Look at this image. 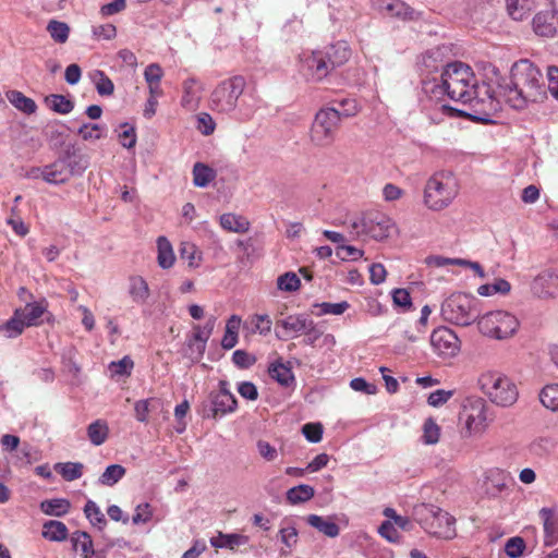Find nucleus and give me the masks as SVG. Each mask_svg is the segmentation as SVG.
<instances>
[{"instance_id":"7","label":"nucleus","mask_w":558,"mask_h":558,"mask_svg":"<svg viewBox=\"0 0 558 558\" xmlns=\"http://www.w3.org/2000/svg\"><path fill=\"white\" fill-rule=\"evenodd\" d=\"M350 228L356 236L366 235L376 241H383L390 236L396 225L386 214L369 211L354 219Z\"/></svg>"},{"instance_id":"32","label":"nucleus","mask_w":558,"mask_h":558,"mask_svg":"<svg viewBox=\"0 0 558 558\" xmlns=\"http://www.w3.org/2000/svg\"><path fill=\"white\" fill-rule=\"evenodd\" d=\"M248 542V537L242 534H222L219 533L218 537H213L210 544L216 548H230L235 549L241 545H245Z\"/></svg>"},{"instance_id":"57","label":"nucleus","mask_w":558,"mask_h":558,"mask_svg":"<svg viewBox=\"0 0 558 558\" xmlns=\"http://www.w3.org/2000/svg\"><path fill=\"white\" fill-rule=\"evenodd\" d=\"M336 254L342 260H357L363 257L364 252L352 245H340L337 247Z\"/></svg>"},{"instance_id":"50","label":"nucleus","mask_w":558,"mask_h":558,"mask_svg":"<svg viewBox=\"0 0 558 558\" xmlns=\"http://www.w3.org/2000/svg\"><path fill=\"white\" fill-rule=\"evenodd\" d=\"M300 278L292 271H288L277 279V287L282 291L294 292L300 289Z\"/></svg>"},{"instance_id":"59","label":"nucleus","mask_w":558,"mask_h":558,"mask_svg":"<svg viewBox=\"0 0 558 558\" xmlns=\"http://www.w3.org/2000/svg\"><path fill=\"white\" fill-rule=\"evenodd\" d=\"M553 448V442L547 437H539L533 440L530 445V451L535 456L547 454Z\"/></svg>"},{"instance_id":"31","label":"nucleus","mask_w":558,"mask_h":558,"mask_svg":"<svg viewBox=\"0 0 558 558\" xmlns=\"http://www.w3.org/2000/svg\"><path fill=\"white\" fill-rule=\"evenodd\" d=\"M306 522L328 537H337L340 533L339 526L317 514H310Z\"/></svg>"},{"instance_id":"47","label":"nucleus","mask_w":558,"mask_h":558,"mask_svg":"<svg viewBox=\"0 0 558 558\" xmlns=\"http://www.w3.org/2000/svg\"><path fill=\"white\" fill-rule=\"evenodd\" d=\"M539 400L545 408L558 411V384L545 386L539 393Z\"/></svg>"},{"instance_id":"33","label":"nucleus","mask_w":558,"mask_h":558,"mask_svg":"<svg viewBox=\"0 0 558 558\" xmlns=\"http://www.w3.org/2000/svg\"><path fill=\"white\" fill-rule=\"evenodd\" d=\"M43 536L52 542H62L68 537V527L61 521H48L43 526Z\"/></svg>"},{"instance_id":"2","label":"nucleus","mask_w":558,"mask_h":558,"mask_svg":"<svg viewBox=\"0 0 558 558\" xmlns=\"http://www.w3.org/2000/svg\"><path fill=\"white\" fill-rule=\"evenodd\" d=\"M481 87L472 69L459 61L447 64L440 75V83L435 85L432 93L446 94L454 101L468 104L478 97Z\"/></svg>"},{"instance_id":"21","label":"nucleus","mask_w":558,"mask_h":558,"mask_svg":"<svg viewBox=\"0 0 558 558\" xmlns=\"http://www.w3.org/2000/svg\"><path fill=\"white\" fill-rule=\"evenodd\" d=\"M378 9L390 15L402 20H412L415 11L401 0H376Z\"/></svg>"},{"instance_id":"6","label":"nucleus","mask_w":558,"mask_h":558,"mask_svg":"<svg viewBox=\"0 0 558 558\" xmlns=\"http://www.w3.org/2000/svg\"><path fill=\"white\" fill-rule=\"evenodd\" d=\"M478 384L482 391L497 405L509 407L518 399L515 385L499 373L487 372L482 374Z\"/></svg>"},{"instance_id":"14","label":"nucleus","mask_w":558,"mask_h":558,"mask_svg":"<svg viewBox=\"0 0 558 558\" xmlns=\"http://www.w3.org/2000/svg\"><path fill=\"white\" fill-rule=\"evenodd\" d=\"M303 74L312 81H322L331 71L323 51H312L303 53L300 58Z\"/></svg>"},{"instance_id":"61","label":"nucleus","mask_w":558,"mask_h":558,"mask_svg":"<svg viewBox=\"0 0 558 558\" xmlns=\"http://www.w3.org/2000/svg\"><path fill=\"white\" fill-rule=\"evenodd\" d=\"M216 123L211 116L206 112H202L197 117V130L203 135H210L215 131Z\"/></svg>"},{"instance_id":"42","label":"nucleus","mask_w":558,"mask_h":558,"mask_svg":"<svg viewBox=\"0 0 558 558\" xmlns=\"http://www.w3.org/2000/svg\"><path fill=\"white\" fill-rule=\"evenodd\" d=\"M84 465L80 462L57 463L54 470L68 482L75 481L83 475Z\"/></svg>"},{"instance_id":"49","label":"nucleus","mask_w":558,"mask_h":558,"mask_svg":"<svg viewBox=\"0 0 558 558\" xmlns=\"http://www.w3.org/2000/svg\"><path fill=\"white\" fill-rule=\"evenodd\" d=\"M440 437V427L432 418H427L423 425L422 440L425 445H435L438 442Z\"/></svg>"},{"instance_id":"18","label":"nucleus","mask_w":558,"mask_h":558,"mask_svg":"<svg viewBox=\"0 0 558 558\" xmlns=\"http://www.w3.org/2000/svg\"><path fill=\"white\" fill-rule=\"evenodd\" d=\"M181 106L187 110H196L204 90L203 84L195 77L186 78L182 84Z\"/></svg>"},{"instance_id":"52","label":"nucleus","mask_w":558,"mask_h":558,"mask_svg":"<svg viewBox=\"0 0 558 558\" xmlns=\"http://www.w3.org/2000/svg\"><path fill=\"white\" fill-rule=\"evenodd\" d=\"M180 257L189 263L190 267L198 266L201 259L197 247L191 242H183L180 247Z\"/></svg>"},{"instance_id":"48","label":"nucleus","mask_w":558,"mask_h":558,"mask_svg":"<svg viewBox=\"0 0 558 558\" xmlns=\"http://www.w3.org/2000/svg\"><path fill=\"white\" fill-rule=\"evenodd\" d=\"M279 536L282 544L286 546V548L281 549V555H289L292 550V548L298 543V531L294 526H282L279 530Z\"/></svg>"},{"instance_id":"54","label":"nucleus","mask_w":558,"mask_h":558,"mask_svg":"<svg viewBox=\"0 0 558 558\" xmlns=\"http://www.w3.org/2000/svg\"><path fill=\"white\" fill-rule=\"evenodd\" d=\"M525 542L520 536L509 538L505 545V553L509 558H519L523 555Z\"/></svg>"},{"instance_id":"51","label":"nucleus","mask_w":558,"mask_h":558,"mask_svg":"<svg viewBox=\"0 0 558 558\" xmlns=\"http://www.w3.org/2000/svg\"><path fill=\"white\" fill-rule=\"evenodd\" d=\"M133 367L134 362L128 355L109 364V371L112 376H130Z\"/></svg>"},{"instance_id":"37","label":"nucleus","mask_w":558,"mask_h":558,"mask_svg":"<svg viewBox=\"0 0 558 558\" xmlns=\"http://www.w3.org/2000/svg\"><path fill=\"white\" fill-rule=\"evenodd\" d=\"M158 247V265L163 268H170L174 263V254L170 242L165 236H159L157 240Z\"/></svg>"},{"instance_id":"8","label":"nucleus","mask_w":558,"mask_h":558,"mask_svg":"<svg viewBox=\"0 0 558 558\" xmlns=\"http://www.w3.org/2000/svg\"><path fill=\"white\" fill-rule=\"evenodd\" d=\"M340 125V119L337 108H322L314 118L310 131L312 144L317 147H329L336 140Z\"/></svg>"},{"instance_id":"56","label":"nucleus","mask_w":558,"mask_h":558,"mask_svg":"<svg viewBox=\"0 0 558 558\" xmlns=\"http://www.w3.org/2000/svg\"><path fill=\"white\" fill-rule=\"evenodd\" d=\"M121 128L124 129L119 134L120 143L125 148H133L136 144V133L134 126H131L129 123L121 124Z\"/></svg>"},{"instance_id":"53","label":"nucleus","mask_w":558,"mask_h":558,"mask_svg":"<svg viewBox=\"0 0 558 558\" xmlns=\"http://www.w3.org/2000/svg\"><path fill=\"white\" fill-rule=\"evenodd\" d=\"M314 307L319 308V312L317 315H341L343 314L349 307L350 304L347 301H342L340 303H316L314 304Z\"/></svg>"},{"instance_id":"58","label":"nucleus","mask_w":558,"mask_h":558,"mask_svg":"<svg viewBox=\"0 0 558 558\" xmlns=\"http://www.w3.org/2000/svg\"><path fill=\"white\" fill-rule=\"evenodd\" d=\"M99 80L96 82V89L100 96H110L113 94L114 85L112 81L102 72L97 71Z\"/></svg>"},{"instance_id":"41","label":"nucleus","mask_w":558,"mask_h":558,"mask_svg":"<svg viewBox=\"0 0 558 558\" xmlns=\"http://www.w3.org/2000/svg\"><path fill=\"white\" fill-rule=\"evenodd\" d=\"M47 106L57 113L68 114L74 108V102L63 95L52 94L45 99Z\"/></svg>"},{"instance_id":"43","label":"nucleus","mask_w":558,"mask_h":558,"mask_svg":"<svg viewBox=\"0 0 558 558\" xmlns=\"http://www.w3.org/2000/svg\"><path fill=\"white\" fill-rule=\"evenodd\" d=\"M66 165L69 166V170L71 171V177L81 175L88 168V158L85 155H77L74 151H66L65 156Z\"/></svg>"},{"instance_id":"20","label":"nucleus","mask_w":558,"mask_h":558,"mask_svg":"<svg viewBox=\"0 0 558 558\" xmlns=\"http://www.w3.org/2000/svg\"><path fill=\"white\" fill-rule=\"evenodd\" d=\"M71 171L63 157L54 162L43 167V179L50 184H62L69 181Z\"/></svg>"},{"instance_id":"25","label":"nucleus","mask_w":558,"mask_h":558,"mask_svg":"<svg viewBox=\"0 0 558 558\" xmlns=\"http://www.w3.org/2000/svg\"><path fill=\"white\" fill-rule=\"evenodd\" d=\"M129 293L133 302L144 304L150 295V290L143 277L132 276L129 280Z\"/></svg>"},{"instance_id":"28","label":"nucleus","mask_w":558,"mask_h":558,"mask_svg":"<svg viewBox=\"0 0 558 558\" xmlns=\"http://www.w3.org/2000/svg\"><path fill=\"white\" fill-rule=\"evenodd\" d=\"M220 226L225 230L235 233H245L250 229V222L246 218L230 213L220 217Z\"/></svg>"},{"instance_id":"46","label":"nucleus","mask_w":558,"mask_h":558,"mask_svg":"<svg viewBox=\"0 0 558 558\" xmlns=\"http://www.w3.org/2000/svg\"><path fill=\"white\" fill-rule=\"evenodd\" d=\"M84 513L89 522L97 526L99 530H102L107 524V520L105 514L101 512L100 508L93 500H88L84 507Z\"/></svg>"},{"instance_id":"4","label":"nucleus","mask_w":558,"mask_h":558,"mask_svg":"<svg viewBox=\"0 0 558 558\" xmlns=\"http://www.w3.org/2000/svg\"><path fill=\"white\" fill-rule=\"evenodd\" d=\"M440 313L446 322L470 326L480 318L478 300L465 293H452L442 303Z\"/></svg>"},{"instance_id":"34","label":"nucleus","mask_w":558,"mask_h":558,"mask_svg":"<svg viewBox=\"0 0 558 558\" xmlns=\"http://www.w3.org/2000/svg\"><path fill=\"white\" fill-rule=\"evenodd\" d=\"M268 373L270 377L281 386L288 387L294 381V375L291 368L281 362L272 363L268 368Z\"/></svg>"},{"instance_id":"16","label":"nucleus","mask_w":558,"mask_h":558,"mask_svg":"<svg viewBox=\"0 0 558 558\" xmlns=\"http://www.w3.org/2000/svg\"><path fill=\"white\" fill-rule=\"evenodd\" d=\"M511 481L510 473L499 469L494 468L486 472L485 482H484V493L488 498H497L505 490L508 489V483Z\"/></svg>"},{"instance_id":"30","label":"nucleus","mask_w":558,"mask_h":558,"mask_svg":"<svg viewBox=\"0 0 558 558\" xmlns=\"http://www.w3.org/2000/svg\"><path fill=\"white\" fill-rule=\"evenodd\" d=\"M87 436L94 446L102 445L109 436V426L105 420H96L87 427Z\"/></svg>"},{"instance_id":"35","label":"nucleus","mask_w":558,"mask_h":558,"mask_svg":"<svg viewBox=\"0 0 558 558\" xmlns=\"http://www.w3.org/2000/svg\"><path fill=\"white\" fill-rule=\"evenodd\" d=\"M71 504L63 498L47 499L40 504V509L48 515L62 517L70 510Z\"/></svg>"},{"instance_id":"17","label":"nucleus","mask_w":558,"mask_h":558,"mask_svg":"<svg viewBox=\"0 0 558 558\" xmlns=\"http://www.w3.org/2000/svg\"><path fill=\"white\" fill-rule=\"evenodd\" d=\"M312 322L313 319H310L305 314L289 315L286 318L277 320L276 327H281L282 333L276 331V336L279 339H287L300 335L311 326Z\"/></svg>"},{"instance_id":"5","label":"nucleus","mask_w":558,"mask_h":558,"mask_svg":"<svg viewBox=\"0 0 558 558\" xmlns=\"http://www.w3.org/2000/svg\"><path fill=\"white\" fill-rule=\"evenodd\" d=\"M245 86L246 82L241 75H235L220 82L209 97L211 110L226 114L234 112Z\"/></svg>"},{"instance_id":"9","label":"nucleus","mask_w":558,"mask_h":558,"mask_svg":"<svg viewBox=\"0 0 558 558\" xmlns=\"http://www.w3.org/2000/svg\"><path fill=\"white\" fill-rule=\"evenodd\" d=\"M477 327L484 336L497 340H504L512 337L517 332L519 328V320L509 312L493 311L480 316Z\"/></svg>"},{"instance_id":"19","label":"nucleus","mask_w":558,"mask_h":558,"mask_svg":"<svg viewBox=\"0 0 558 558\" xmlns=\"http://www.w3.org/2000/svg\"><path fill=\"white\" fill-rule=\"evenodd\" d=\"M556 14L558 13L554 9L551 11L538 12L533 19L535 34L543 37H554L558 28Z\"/></svg>"},{"instance_id":"24","label":"nucleus","mask_w":558,"mask_h":558,"mask_svg":"<svg viewBox=\"0 0 558 558\" xmlns=\"http://www.w3.org/2000/svg\"><path fill=\"white\" fill-rule=\"evenodd\" d=\"M47 308L48 302L46 300H41L39 302L27 303L24 307L16 310L23 312L22 318L27 327H32L40 324V318L45 313H47Z\"/></svg>"},{"instance_id":"62","label":"nucleus","mask_w":558,"mask_h":558,"mask_svg":"<svg viewBox=\"0 0 558 558\" xmlns=\"http://www.w3.org/2000/svg\"><path fill=\"white\" fill-rule=\"evenodd\" d=\"M393 304L409 310L412 306L411 295L407 289H395L391 292Z\"/></svg>"},{"instance_id":"23","label":"nucleus","mask_w":558,"mask_h":558,"mask_svg":"<svg viewBox=\"0 0 558 558\" xmlns=\"http://www.w3.org/2000/svg\"><path fill=\"white\" fill-rule=\"evenodd\" d=\"M539 517L543 520L544 545L553 547L558 543V522L554 519V512L549 508H542Z\"/></svg>"},{"instance_id":"3","label":"nucleus","mask_w":558,"mask_h":558,"mask_svg":"<svg viewBox=\"0 0 558 558\" xmlns=\"http://www.w3.org/2000/svg\"><path fill=\"white\" fill-rule=\"evenodd\" d=\"M459 193V185L451 172H437L426 182L424 189V204L434 211L447 208Z\"/></svg>"},{"instance_id":"44","label":"nucleus","mask_w":558,"mask_h":558,"mask_svg":"<svg viewBox=\"0 0 558 558\" xmlns=\"http://www.w3.org/2000/svg\"><path fill=\"white\" fill-rule=\"evenodd\" d=\"M47 32L58 44H64L70 35V27L66 23L51 20L47 25Z\"/></svg>"},{"instance_id":"39","label":"nucleus","mask_w":558,"mask_h":558,"mask_svg":"<svg viewBox=\"0 0 558 558\" xmlns=\"http://www.w3.org/2000/svg\"><path fill=\"white\" fill-rule=\"evenodd\" d=\"M507 11L514 21H522L532 9L533 0H506Z\"/></svg>"},{"instance_id":"38","label":"nucleus","mask_w":558,"mask_h":558,"mask_svg":"<svg viewBox=\"0 0 558 558\" xmlns=\"http://www.w3.org/2000/svg\"><path fill=\"white\" fill-rule=\"evenodd\" d=\"M7 97L16 109L23 111L24 113L31 114L34 113L37 109L36 102L32 98L26 97L21 92L11 90L7 94Z\"/></svg>"},{"instance_id":"40","label":"nucleus","mask_w":558,"mask_h":558,"mask_svg":"<svg viewBox=\"0 0 558 558\" xmlns=\"http://www.w3.org/2000/svg\"><path fill=\"white\" fill-rule=\"evenodd\" d=\"M216 178V172L210 167L196 162L193 167V183L195 186L205 187Z\"/></svg>"},{"instance_id":"27","label":"nucleus","mask_w":558,"mask_h":558,"mask_svg":"<svg viewBox=\"0 0 558 558\" xmlns=\"http://www.w3.org/2000/svg\"><path fill=\"white\" fill-rule=\"evenodd\" d=\"M240 326L241 317L238 315H232L227 320L225 335L221 340V347L225 350H230L236 345Z\"/></svg>"},{"instance_id":"11","label":"nucleus","mask_w":558,"mask_h":558,"mask_svg":"<svg viewBox=\"0 0 558 558\" xmlns=\"http://www.w3.org/2000/svg\"><path fill=\"white\" fill-rule=\"evenodd\" d=\"M423 511L425 513L420 522L427 533L446 539L456 536L454 519L448 512L434 506H424Z\"/></svg>"},{"instance_id":"1","label":"nucleus","mask_w":558,"mask_h":558,"mask_svg":"<svg viewBox=\"0 0 558 558\" xmlns=\"http://www.w3.org/2000/svg\"><path fill=\"white\" fill-rule=\"evenodd\" d=\"M485 94L492 99L501 97L512 108L521 110L531 102H541L547 96L544 77L541 71L530 60L522 59L511 68L510 82L499 84L498 90L490 94L488 86H483Z\"/></svg>"},{"instance_id":"63","label":"nucleus","mask_w":558,"mask_h":558,"mask_svg":"<svg viewBox=\"0 0 558 558\" xmlns=\"http://www.w3.org/2000/svg\"><path fill=\"white\" fill-rule=\"evenodd\" d=\"M340 108L337 109L339 113V119L342 117L348 118L355 116L359 112L357 104L354 99L344 98L339 101Z\"/></svg>"},{"instance_id":"36","label":"nucleus","mask_w":558,"mask_h":558,"mask_svg":"<svg viewBox=\"0 0 558 558\" xmlns=\"http://www.w3.org/2000/svg\"><path fill=\"white\" fill-rule=\"evenodd\" d=\"M314 495H315V489L307 484H301V485L294 486V487L290 488L286 494L287 500L291 505H298L301 502L308 501L310 499H312L314 497Z\"/></svg>"},{"instance_id":"60","label":"nucleus","mask_w":558,"mask_h":558,"mask_svg":"<svg viewBox=\"0 0 558 558\" xmlns=\"http://www.w3.org/2000/svg\"><path fill=\"white\" fill-rule=\"evenodd\" d=\"M378 533L381 537L387 539L390 543H397L400 538V534L397 531L395 524L390 521H384L378 527Z\"/></svg>"},{"instance_id":"10","label":"nucleus","mask_w":558,"mask_h":558,"mask_svg":"<svg viewBox=\"0 0 558 558\" xmlns=\"http://www.w3.org/2000/svg\"><path fill=\"white\" fill-rule=\"evenodd\" d=\"M226 380H220L219 390L209 395L208 401L201 405L199 414L204 418H217L236 410L238 401L230 392Z\"/></svg>"},{"instance_id":"29","label":"nucleus","mask_w":558,"mask_h":558,"mask_svg":"<svg viewBox=\"0 0 558 558\" xmlns=\"http://www.w3.org/2000/svg\"><path fill=\"white\" fill-rule=\"evenodd\" d=\"M73 548L76 551H81L83 558H92L95 554L93 541L87 532L76 531L71 537Z\"/></svg>"},{"instance_id":"64","label":"nucleus","mask_w":558,"mask_h":558,"mask_svg":"<svg viewBox=\"0 0 558 558\" xmlns=\"http://www.w3.org/2000/svg\"><path fill=\"white\" fill-rule=\"evenodd\" d=\"M232 361L240 368H248L255 363V357L244 350H235L232 354Z\"/></svg>"},{"instance_id":"15","label":"nucleus","mask_w":558,"mask_h":558,"mask_svg":"<svg viewBox=\"0 0 558 558\" xmlns=\"http://www.w3.org/2000/svg\"><path fill=\"white\" fill-rule=\"evenodd\" d=\"M531 291L541 299L558 296V275L553 270L542 271L532 281Z\"/></svg>"},{"instance_id":"12","label":"nucleus","mask_w":558,"mask_h":558,"mask_svg":"<svg viewBox=\"0 0 558 558\" xmlns=\"http://www.w3.org/2000/svg\"><path fill=\"white\" fill-rule=\"evenodd\" d=\"M461 420L469 434L482 433L486 427V402L480 397L468 398L463 404Z\"/></svg>"},{"instance_id":"13","label":"nucleus","mask_w":558,"mask_h":558,"mask_svg":"<svg viewBox=\"0 0 558 558\" xmlns=\"http://www.w3.org/2000/svg\"><path fill=\"white\" fill-rule=\"evenodd\" d=\"M429 341L434 353L442 359L452 357L460 351L458 336L453 330L445 326L434 329Z\"/></svg>"},{"instance_id":"26","label":"nucleus","mask_w":558,"mask_h":558,"mask_svg":"<svg viewBox=\"0 0 558 558\" xmlns=\"http://www.w3.org/2000/svg\"><path fill=\"white\" fill-rule=\"evenodd\" d=\"M22 315V311L15 310L13 316L5 324L0 325V332L10 339L22 335L25 327H27Z\"/></svg>"},{"instance_id":"22","label":"nucleus","mask_w":558,"mask_h":558,"mask_svg":"<svg viewBox=\"0 0 558 558\" xmlns=\"http://www.w3.org/2000/svg\"><path fill=\"white\" fill-rule=\"evenodd\" d=\"M323 53L325 54L328 64L331 65V69L333 70L343 65L350 59L351 49L347 41H338L327 47Z\"/></svg>"},{"instance_id":"55","label":"nucleus","mask_w":558,"mask_h":558,"mask_svg":"<svg viewBox=\"0 0 558 558\" xmlns=\"http://www.w3.org/2000/svg\"><path fill=\"white\" fill-rule=\"evenodd\" d=\"M302 433L311 442H319L323 437V425L320 423H307L303 425Z\"/></svg>"},{"instance_id":"45","label":"nucleus","mask_w":558,"mask_h":558,"mask_svg":"<svg viewBox=\"0 0 558 558\" xmlns=\"http://www.w3.org/2000/svg\"><path fill=\"white\" fill-rule=\"evenodd\" d=\"M125 468L121 464H111L107 466L98 481L101 485L113 486L125 475Z\"/></svg>"}]
</instances>
